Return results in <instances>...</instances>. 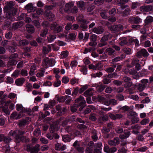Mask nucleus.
Returning a JSON list of instances; mask_svg holds the SVG:
<instances>
[{"instance_id":"obj_11","label":"nucleus","mask_w":153,"mask_h":153,"mask_svg":"<svg viewBox=\"0 0 153 153\" xmlns=\"http://www.w3.org/2000/svg\"><path fill=\"white\" fill-rule=\"evenodd\" d=\"M46 137L50 140H52L54 138L55 139H58L59 137V136L57 133L50 132L47 134Z\"/></svg>"},{"instance_id":"obj_36","label":"nucleus","mask_w":153,"mask_h":153,"mask_svg":"<svg viewBox=\"0 0 153 153\" xmlns=\"http://www.w3.org/2000/svg\"><path fill=\"white\" fill-rule=\"evenodd\" d=\"M100 66H101V65ZM88 67L90 69H92L93 70L100 69V64L98 63L96 64L95 65H94L92 64H91L89 65Z\"/></svg>"},{"instance_id":"obj_17","label":"nucleus","mask_w":153,"mask_h":153,"mask_svg":"<svg viewBox=\"0 0 153 153\" xmlns=\"http://www.w3.org/2000/svg\"><path fill=\"white\" fill-rule=\"evenodd\" d=\"M68 95H65L59 97L58 96L56 95L55 99L59 102H64L69 97Z\"/></svg>"},{"instance_id":"obj_53","label":"nucleus","mask_w":153,"mask_h":153,"mask_svg":"<svg viewBox=\"0 0 153 153\" xmlns=\"http://www.w3.org/2000/svg\"><path fill=\"white\" fill-rule=\"evenodd\" d=\"M69 81V78L66 76H64L63 77L62 79V83L65 84L67 83Z\"/></svg>"},{"instance_id":"obj_48","label":"nucleus","mask_w":153,"mask_h":153,"mask_svg":"<svg viewBox=\"0 0 153 153\" xmlns=\"http://www.w3.org/2000/svg\"><path fill=\"white\" fill-rule=\"evenodd\" d=\"M107 103L109 105H113L117 104V101L115 99H114L109 100L108 101Z\"/></svg>"},{"instance_id":"obj_20","label":"nucleus","mask_w":153,"mask_h":153,"mask_svg":"<svg viewBox=\"0 0 153 153\" xmlns=\"http://www.w3.org/2000/svg\"><path fill=\"white\" fill-rule=\"evenodd\" d=\"M76 103H77L79 104V105H82L86 103L83 97L80 96L75 100Z\"/></svg>"},{"instance_id":"obj_14","label":"nucleus","mask_w":153,"mask_h":153,"mask_svg":"<svg viewBox=\"0 0 153 153\" xmlns=\"http://www.w3.org/2000/svg\"><path fill=\"white\" fill-rule=\"evenodd\" d=\"M119 143V140L117 137L114 138L113 140H109L108 141V144L112 146H115Z\"/></svg>"},{"instance_id":"obj_59","label":"nucleus","mask_w":153,"mask_h":153,"mask_svg":"<svg viewBox=\"0 0 153 153\" xmlns=\"http://www.w3.org/2000/svg\"><path fill=\"white\" fill-rule=\"evenodd\" d=\"M12 36V32L11 31H9L6 33L5 37L7 39H10Z\"/></svg>"},{"instance_id":"obj_6","label":"nucleus","mask_w":153,"mask_h":153,"mask_svg":"<svg viewBox=\"0 0 153 153\" xmlns=\"http://www.w3.org/2000/svg\"><path fill=\"white\" fill-rule=\"evenodd\" d=\"M27 15L25 13H22L20 16L17 17V20H23L25 18V21L27 23L26 25V30L28 33H29V17H27Z\"/></svg>"},{"instance_id":"obj_4","label":"nucleus","mask_w":153,"mask_h":153,"mask_svg":"<svg viewBox=\"0 0 153 153\" xmlns=\"http://www.w3.org/2000/svg\"><path fill=\"white\" fill-rule=\"evenodd\" d=\"M7 97H8V96L7 94H3L2 97L0 98V105H14L15 102L13 103L11 100H6Z\"/></svg>"},{"instance_id":"obj_50","label":"nucleus","mask_w":153,"mask_h":153,"mask_svg":"<svg viewBox=\"0 0 153 153\" xmlns=\"http://www.w3.org/2000/svg\"><path fill=\"white\" fill-rule=\"evenodd\" d=\"M115 131L118 134H120L122 133L123 131V128L120 126H117L115 128Z\"/></svg>"},{"instance_id":"obj_61","label":"nucleus","mask_w":153,"mask_h":153,"mask_svg":"<svg viewBox=\"0 0 153 153\" xmlns=\"http://www.w3.org/2000/svg\"><path fill=\"white\" fill-rule=\"evenodd\" d=\"M93 148L91 146H88L85 150L86 153H93Z\"/></svg>"},{"instance_id":"obj_46","label":"nucleus","mask_w":153,"mask_h":153,"mask_svg":"<svg viewBox=\"0 0 153 153\" xmlns=\"http://www.w3.org/2000/svg\"><path fill=\"white\" fill-rule=\"evenodd\" d=\"M125 55H122L121 56V57H117L114 59H113V62H117L120 61L121 59H122L125 57Z\"/></svg>"},{"instance_id":"obj_23","label":"nucleus","mask_w":153,"mask_h":153,"mask_svg":"<svg viewBox=\"0 0 153 153\" xmlns=\"http://www.w3.org/2000/svg\"><path fill=\"white\" fill-rule=\"evenodd\" d=\"M130 134V131L125 130L124 134H120L119 137L121 139H126L128 137Z\"/></svg>"},{"instance_id":"obj_12","label":"nucleus","mask_w":153,"mask_h":153,"mask_svg":"<svg viewBox=\"0 0 153 153\" xmlns=\"http://www.w3.org/2000/svg\"><path fill=\"white\" fill-rule=\"evenodd\" d=\"M149 55V53L145 49H142L140 51L137 52V56L138 57L140 58L142 56L144 57H147Z\"/></svg>"},{"instance_id":"obj_5","label":"nucleus","mask_w":153,"mask_h":153,"mask_svg":"<svg viewBox=\"0 0 153 153\" xmlns=\"http://www.w3.org/2000/svg\"><path fill=\"white\" fill-rule=\"evenodd\" d=\"M28 42V41L26 39L23 40L19 41V45L23 47V48L24 49V55L29 57V48L27 47H25V46L27 45Z\"/></svg>"},{"instance_id":"obj_10","label":"nucleus","mask_w":153,"mask_h":153,"mask_svg":"<svg viewBox=\"0 0 153 153\" xmlns=\"http://www.w3.org/2000/svg\"><path fill=\"white\" fill-rule=\"evenodd\" d=\"M12 140V139L9 136H6L4 134H0V141H4L5 143L8 144Z\"/></svg>"},{"instance_id":"obj_29","label":"nucleus","mask_w":153,"mask_h":153,"mask_svg":"<svg viewBox=\"0 0 153 153\" xmlns=\"http://www.w3.org/2000/svg\"><path fill=\"white\" fill-rule=\"evenodd\" d=\"M51 61V60H49L48 59H44L42 62V65L43 66H46L45 67L46 68L48 67V66H53V65L50 64V63Z\"/></svg>"},{"instance_id":"obj_63","label":"nucleus","mask_w":153,"mask_h":153,"mask_svg":"<svg viewBox=\"0 0 153 153\" xmlns=\"http://www.w3.org/2000/svg\"><path fill=\"white\" fill-rule=\"evenodd\" d=\"M18 54L16 53H12L9 56V58L10 59H14L18 57Z\"/></svg>"},{"instance_id":"obj_9","label":"nucleus","mask_w":153,"mask_h":153,"mask_svg":"<svg viewBox=\"0 0 153 153\" xmlns=\"http://www.w3.org/2000/svg\"><path fill=\"white\" fill-rule=\"evenodd\" d=\"M53 8V6L52 5L51 6H46L45 7V13L46 15L48 17V18L50 20V21H52L54 18V16L52 15V14L50 13V12H48L47 13V11H49V10L52 9Z\"/></svg>"},{"instance_id":"obj_60","label":"nucleus","mask_w":153,"mask_h":153,"mask_svg":"<svg viewBox=\"0 0 153 153\" xmlns=\"http://www.w3.org/2000/svg\"><path fill=\"white\" fill-rule=\"evenodd\" d=\"M48 32V30L47 29H45L42 30L40 34L41 36L44 37L45 36Z\"/></svg>"},{"instance_id":"obj_2","label":"nucleus","mask_w":153,"mask_h":153,"mask_svg":"<svg viewBox=\"0 0 153 153\" xmlns=\"http://www.w3.org/2000/svg\"><path fill=\"white\" fill-rule=\"evenodd\" d=\"M4 10L5 13L6 17L7 19H9L11 22L14 21L15 20L14 16L16 15L18 10L13 6L12 3L10 2L7 3L4 7Z\"/></svg>"},{"instance_id":"obj_34","label":"nucleus","mask_w":153,"mask_h":153,"mask_svg":"<svg viewBox=\"0 0 153 153\" xmlns=\"http://www.w3.org/2000/svg\"><path fill=\"white\" fill-rule=\"evenodd\" d=\"M6 48L10 52H14L16 51V46L14 45H7Z\"/></svg>"},{"instance_id":"obj_15","label":"nucleus","mask_w":153,"mask_h":153,"mask_svg":"<svg viewBox=\"0 0 153 153\" xmlns=\"http://www.w3.org/2000/svg\"><path fill=\"white\" fill-rule=\"evenodd\" d=\"M40 145L39 144H36L35 146L32 148L29 147V151L30 153H38L40 150Z\"/></svg>"},{"instance_id":"obj_62","label":"nucleus","mask_w":153,"mask_h":153,"mask_svg":"<svg viewBox=\"0 0 153 153\" xmlns=\"http://www.w3.org/2000/svg\"><path fill=\"white\" fill-rule=\"evenodd\" d=\"M20 70H16L12 74V76H18L19 74L20 73Z\"/></svg>"},{"instance_id":"obj_35","label":"nucleus","mask_w":153,"mask_h":153,"mask_svg":"<svg viewBox=\"0 0 153 153\" xmlns=\"http://www.w3.org/2000/svg\"><path fill=\"white\" fill-rule=\"evenodd\" d=\"M120 45L121 46H123L126 44L128 42L126 39L125 37H121L120 38Z\"/></svg>"},{"instance_id":"obj_33","label":"nucleus","mask_w":153,"mask_h":153,"mask_svg":"<svg viewBox=\"0 0 153 153\" xmlns=\"http://www.w3.org/2000/svg\"><path fill=\"white\" fill-rule=\"evenodd\" d=\"M140 10L143 12H148L151 10V8L148 6H142L140 7Z\"/></svg>"},{"instance_id":"obj_31","label":"nucleus","mask_w":153,"mask_h":153,"mask_svg":"<svg viewBox=\"0 0 153 153\" xmlns=\"http://www.w3.org/2000/svg\"><path fill=\"white\" fill-rule=\"evenodd\" d=\"M58 129L57 125L56 123H53L51 126L50 128V131L51 133H54Z\"/></svg>"},{"instance_id":"obj_39","label":"nucleus","mask_w":153,"mask_h":153,"mask_svg":"<svg viewBox=\"0 0 153 153\" xmlns=\"http://www.w3.org/2000/svg\"><path fill=\"white\" fill-rule=\"evenodd\" d=\"M111 38V34L109 33H108L107 34L105 35L103 37L101 40V42H103L108 40Z\"/></svg>"},{"instance_id":"obj_54","label":"nucleus","mask_w":153,"mask_h":153,"mask_svg":"<svg viewBox=\"0 0 153 153\" xmlns=\"http://www.w3.org/2000/svg\"><path fill=\"white\" fill-rule=\"evenodd\" d=\"M88 88L87 85H83L81 88L79 90V92L81 94L85 90L87 89Z\"/></svg>"},{"instance_id":"obj_52","label":"nucleus","mask_w":153,"mask_h":153,"mask_svg":"<svg viewBox=\"0 0 153 153\" xmlns=\"http://www.w3.org/2000/svg\"><path fill=\"white\" fill-rule=\"evenodd\" d=\"M11 24L10 22H6L4 23L3 28V29L6 30L7 28L9 27Z\"/></svg>"},{"instance_id":"obj_58","label":"nucleus","mask_w":153,"mask_h":153,"mask_svg":"<svg viewBox=\"0 0 153 153\" xmlns=\"http://www.w3.org/2000/svg\"><path fill=\"white\" fill-rule=\"evenodd\" d=\"M148 148L146 146H143L142 147H140L138 148L137 149V151L140 152H144L147 150Z\"/></svg>"},{"instance_id":"obj_37","label":"nucleus","mask_w":153,"mask_h":153,"mask_svg":"<svg viewBox=\"0 0 153 153\" xmlns=\"http://www.w3.org/2000/svg\"><path fill=\"white\" fill-rule=\"evenodd\" d=\"M68 55V52L66 51H62L59 57L60 59H63L66 58Z\"/></svg>"},{"instance_id":"obj_45","label":"nucleus","mask_w":153,"mask_h":153,"mask_svg":"<svg viewBox=\"0 0 153 153\" xmlns=\"http://www.w3.org/2000/svg\"><path fill=\"white\" fill-rule=\"evenodd\" d=\"M123 52L127 54H130L132 53L131 50L128 48H125L123 49Z\"/></svg>"},{"instance_id":"obj_7","label":"nucleus","mask_w":153,"mask_h":153,"mask_svg":"<svg viewBox=\"0 0 153 153\" xmlns=\"http://www.w3.org/2000/svg\"><path fill=\"white\" fill-rule=\"evenodd\" d=\"M63 26L59 25L56 23L51 25V29L54 31L55 33H58L62 31L63 28Z\"/></svg>"},{"instance_id":"obj_24","label":"nucleus","mask_w":153,"mask_h":153,"mask_svg":"<svg viewBox=\"0 0 153 153\" xmlns=\"http://www.w3.org/2000/svg\"><path fill=\"white\" fill-rule=\"evenodd\" d=\"M71 140V137L68 134L62 136V140L65 143L70 142Z\"/></svg>"},{"instance_id":"obj_41","label":"nucleus","mask_w":153,"mask_h":153,"mask_svg":"<svg viewBox=\"0 0 153 153\" xmlns=\"http://www.w3.org/2000/svg\"><path fill=\"white\" fill-rule=\"evenodd\" d=\"M41 134V131L39 128L35 129L33 132V134L36 137H38Z\"/></svg>"},{"instance_id":"obj_56","label":"nucleus","mask_w":153,"mask_h":153,"mask_svg":"<svg viewBox=\"0 0 153 153\" xmlns=\"http://www.w3.org/2000/svg\"><path fill=\"white\" fill-rule=\"evenodd\" d=\"M26 120H23L20 121L19 123V127H23L25 125L26 123Z\"/></svg>"},{"instance_id":"obj_64","label":"nucleus","mask_w":153,"mask_h":153,"mask_svg":"<svg viewBox=\"0 0 153 153\" xmlns=\"http://www.w3.org/2000/svg\"><path fill=\"white\" fill-rule=\"evenodd\" d=\"M106 51L109 55H111L114 52V51L111 48H109L106 50Z\"/></svg>"},{"instance_id":"obj_13","label":"nucleus","mask_w":153,"mask_h":153,"mask_svg":"<svg viewBox=\"0 0 153 153\" xmlns=\"http://www.w3.org/2000/svg\"><path fill=\"white\" fill-rule=\"evenodd\" d=\"M104 151L107 153H114L117 151V149L115 147L109 148L108 146H106L104 147Z\"/></svg>"},{"instance_id":"obj_18","label":"nucleus","mask_w":153,"mask_h":153,"mask_svg":"<svg viewBox=\"0 0 153 153\" xmlns=\"http://www.w3.org/2000/svg\"><path fill=\"white\" fill-rule=\"evenodd\" d=\"M24 24V22L22 21L18 22L13 24V28L14 30L20 28L22 27Z\"/></svg>"},{"instance_id":"obj_57","label":"nucleus","mask_w":153,"mask_h":153,"mask_svg":"<svg viewBox=\"0 0 153 153\" xmlns=\"http://www.w3.org/2000/svg\"><path fill=\"white\" fill-rule=\"evenodd\" d=\"M56 100H55V99L52 100H50L49 102L50 105H55L57 104V101Z\"/></svg>"},{"instance_id":"obj_47","label":"nucleus","mask_w":153,"mask_h":153,"mask_svg":"<svg viewBox=\"0 0 153 153\" xmlns=\"http://www.w3.org/2000/svg\"><path fill=\"white\" fill-rule=\"evenodd\" d=\"M40 141L43 144H47L48 143V140L46 138L41 137L40 139Z\"/></svg>"},{"instance_id":"obj_32","label":"nucleus","mask_w":153,"mask_h":153,"mask_svg":"<svg viewBox=\"0 0 153 153\" xmlns=\"http://www.w3.org/2000/svg\"><path fill=\"white\" fill-rule=\"evenodd\" d=\"M92 89L90 88L86 90L84 93V95L86 97L91 96L93 95Z\"/></svg>"},{"instance_id":"obj_55","label":"nucleus","mask_w":153,"mask_h":153,"mask_svg":"<svg viewBox=\"0 0 153 153\" xmlns=\"http://www.w3.org/2000/svg\"><path fill=\"white\" fill-rule=\"evenodd\" d=\"M149 122V119L145 118L140 122V124L142 125H145L148 123Z\"/></svg>"},{"instance_id":"obj_16","label":"nucleus","mask_w":153,"mask_h":153,"mask_svg":"<svg viewBox=\"0 0 153 153\" xmlns=\"http://www.w3.org/2000/svg\"><path fill=\"white\" fill-rule=\"evenodd\" d=\"M74 5V3L72 2L67 3L65 5V11L68 13H70L71 10Z\"/></svg>"},{"instance_id":"obj_22","label":"nucleus","mask_w":153,"mask_h":153,"mask_svg":"<svg viewBox=\"0 0 153 153\" xmlns=\"http://www.w3.org/2000/svg\"><path fill=\"white\" fill-rule=\"evenodd\" d=\"M104 31V29L101 27H99L97 28L95 27L93 30V31L97 34H101Z\"/></svg>"},{"instance_id":"obj_49","label":"nucleus","mask_w":153,"mask_h":153,"mask_svg":"<svg viewBox=\"0 0 153 153\" xmlns=\"http://www.w3.org/2000/svg\"><path fill=\"white\" fill-rule=\"evenodd\" d=\"M56 38V36L55 35H49V36L48 37V40L49 42H52Z\"/></svg>"},{"instance_id":"obj_21","label":"nucleus","mask_w":153,"mask_h":153,"mask_svg":"<svg viewBox=\"0 0 153 153\" xmlns=\"http://www.w3.org/2000/svg\"><path fill=\"white\" fill-rule=\"evenodd\" d=\"M45 73V70L44 68H42L40 70H39V71H38L36 74V76L37 77L40 78V79H42Z\"/></svg>"},{"instance_id":"obj_27","label":"nucleus","mask_w":153,"mask_h":153,"mask_svg":"<svg viewBox=\"0 0 153 153\" xmlns=\"http://www.w3.org/2000/svg\"><path fill=\"white\" fill-rule=\"evenodd\" d=\"M109 116L110 118L113 120H115L116 119H119L122 118L123 117V115L120 114H117L114 115L112 114H110Z\"/></svg>"},{"instance_id":"obj_28","label":"nucleus","mask_w":153,"mask_h":153,"mask_svg":"<svg viewBox=\"0 0 153 153\" xmlns=\"http://www.w3.org/2000/svg\"><path fill=\"white\" fill-rule=\"evenodd\" d=\"M25 81V79L23 78H21L16 79L15 81V83L18 86H22Z\"/></svg>"},{"instance_id":"obj_26","label":"nucleus","mask_w":153,"mask_h":153,"mask_svg":"<svg viewBox=\"0 0 153 153\" xmlns=\"http://www.w3.org/2000/svg\"><path fill=\"white\" fill-rule=\"evenodd\" d=\"M132 64L133 65H135L136 68L137 70L140 69L141 66L139 64V61L138 59H134L132 62Z\"/></svg>"},{"instance_id":"obj_42","label":"nucleus","mask_w":153,"mask_h":153,"mask_svg":"<svg viewBox=\"0 0 153 153\" xmlns=\"http://www.w3.org/2000/svg\"><path fill=\"white\" fill-rule=\"evenodd\" d=\"M153 22V17L149 16H147L145 20V22L146 23H149Z\"/></svg>"},{"instance_id":"obj_19","label":"nucleus","mask_w":153,"mask_h":153,"mask_svg":"<svg viewBox=\"0 0 153 153\" xmlns=\"http://www.w3.org/2000/svg\"><path fill=\"white\" fill-rule=\"evenodd\" d=\"M91 137L94 141H96L98 139L97 131L95 129L91 130Z\"/></svg>"},{"instance_id":"obj_8","label":"nucleus","mask_w":153,"mask_h":153,"mask_svg":"<svg viewBox=\"0 0 153 153\" xmlns=\"http://www.w3.org/2000/svg\"><path fill=\"white\" fill-rule=\"evenodd\" d=\"M16 62L15 60L12 59L11 60H10L8 62L7 66L8 67L10 68L4 69V72L6 73L10 72L13 69V67L12 66L16 65Z\"/></svg>"},{"instance_id":"obj_44","label":"nucleus","mask_w":153,"mask_h":153,"mask_svg":"<svg viewBox=\"0 0 153 153\" xmlns=\"http://www.w3.org/2000/svg\"><path fill=\"white\" fill-rule=\"evenodd\" d=\"M16 109L18 111H20L22 112H25L27 110L22 107V106H16Z\"/></svg>"},{"instance_id":"obj_40","label":"nucleus","mask_w":153,"mask_h":153,"mask_svg":"<svg viewBox=\"0 0 153 153\" xmlns=\"http://www.w3.org/2000/svg\"><path fill=\"white\" fill-rule=\"evenodd\" d=\"M77 5L81 10H83L84 9V2L82 1H81L77 2Z\"/></svg>"},{"instance_id":"obj_1","label":"nucleus","mask_w":153,"mask_h":153,"mask_svg":"<svg viewBox=\"0 0 153 153\" xmlns=\"http://www.w3.org/2000/svg\"><path fill=\"white\" fill-rule=\"evenodd\" d=\"M24 132L20 131L19 130H11L8 134V135L10 136H12L14 137L16 140L17 142H19L20 141L22 142H25L24 144V149L27 152L29 151V143L28 140L26 139L25 137H22V135L24 134Z\"/></svg>"},{"instance_id":"obj_30","label":"nucleus","mask_w":153,"mask_h":153,"mask_svg":"<svg viewBox=\"0 0 153 153\" xmlns=\"http://www.w3.org/2000/svg\"><path fill=\"white\" fill-rule=\"evenodd\" d=\"M21 117V114H18L16 112H14L12 113L10 116V117L12 119H19Z\"/></svg>"},{"instance_id":"obj_51","label":"nucleus","mask_w":153,"mask_h":153,"mask_svg":"<svg viewBox=\"0 0 153 153\" xmlns=\"http://www.w3.org/2000/svg\"><path fill=\"white\" fill-rule=\"evenodd\" d=\"M113 28H115V30H121L123 29V27L121 25L114 26Z\"/></svg>"},{"instance_id":"obj_43","label":"nucleus","mask_w":153,"mask_h":153,"mask_svg":"<svg viewBox=\"0 0 153 153\" xmlns=\"http://www.w3.org/2000/svg\"><path fill=\"white\" fill-rule=\"evenodd\" d=\"M53 85L54 87H57L59 86L61 84V81L59 79H56L53 82Z\"/></svg>"},{"instance_id":"obj_25","label":"nucleus","mask_w":153,"mask_h":153,"mask_svg":"<svg viewBox=\"0 0 153 153\" xmlns=\"http://www.w3.org/2000/svg\"><path fill=\"white\" fill-rule=\"evenodd\" d=\"M8 108V106H1L0 107V109L6 114L9 115L10 114V111Z\"/></svg>"},{"instance_id":"obj_3","label":"nucleus","mask_w":153,"mask_h":153,"mask_svg":"<svg viewBox=\"0 0 153 153\" xmlns=\"http://www.w3.org/2000/svg\"><path fill=\"white\" fill-rule=\"evenodd\" d=\"M122 109L124 111H129L127 115V117L130 119L135 118L137 116V114L135 112L131 111L133 110V107H129L128 106H124L122 107Z\"/></svg>"},{"instance_id":"obj_38","label":"nucleus","mask_w":153,"mask_h":153,"mask_svg":"<svg viewBox=\"0 0 153 153\" xmlns=\"http://www.w3.org/2000/svg\"><path fill=\"white\" fill-rule=\"evenodd\" d=\"M51 50V47L50 45H48L46 47H45L43 48V51L45 54L48 53Z\"/></svg>"}]
</instances>
